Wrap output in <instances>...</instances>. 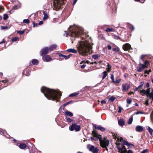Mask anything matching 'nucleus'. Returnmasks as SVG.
<instances>
[{
    "label": "nucleus",
    "instance_id": "nucleus-1",
    "mask_svg": "<svg viewBox=\"0 0 153 153\" xmlns=\"http://www.w3.org/2000/svg\"><path fill=\"white\" fill-rule=\"evenodd\" d=\"M41 90V91L48 100L57 102L62 95L60 91L50 89L45 87H42Z\"/></svg>",
    "mask_w": 153,
    "mask_h": 153
},
{
    "label": "nucleus",
    "instance_id": "nucleus-2",
    "mask_svg": "<svg viewBox=\"0 0 153 153\" xmlns=\"http://www.w3.org/2000/svg\"><path fill=\"white\" fill-rule=\"evenodd\" d=\"M82 40L79 41L77 48L79 54L85 56L88 55V49H91L92 46L87 41L84 39V38H82Z\"/></svg>",
    "mask_w": 153,
    "mask_h": 153
},
{
    "label": "nucleus",
    "instance_id": "nucleus-3",
    "mask_svg": "<svg viewBox=\"0 0 153 153\" xmlns=\"http://www.w3.org/2000/svg\"><path fill=\"white\" fill-rule=\"evenodd\" d=\"M68 31L65 32L64 36L67 37L68 35L73 38L71 39L75 40L76 38L78 37L82 33V29L80 28L78 26L74 25L70 26L68 28Z\"/></svg>",
    "mask_w": 153,
    "mask_h": 153
},
{
    "label": "nucleus",
    "instance_id": "nucleus-4",
    "mask_svg": "<svg viewBox=\"0 0 153 153\" xmlns=\"http://www.w3.org/2000/svg\"><path fill=\"white\" fill-rule=\"evenodd\" d=\"M117 148L118 150V152L120 153H126L127 150L125 147L123 145H120L119 143H117Z\"/></svg>",
    "mask_w": 153,
    "mask_h": 153
},
{
    "label": "nucleus",
    "instance_id": "nucleus-5",
    "mask_svg": "<svg viewBox=\"0 0 153 153\" xmlns=\"http://www.w3.org/2000/svg\"><path fill=\"white\" fill-rule=\"evenodd\" d=\"M80 129V126L75 124H73L69 127V129L71 131L75 130L76 131H79Z\"/></svg>",
    "mask_w": 153,
    "mask_h": 153
},
{
    "label": "nucleus",
    "instance_id": "nucleus-6",
    "mask_svg": "<svg viewBox=\"0 0 153 153\" xmlns=\"http://www.w3.org/2000/svg\"><path fill=\"white\" fill-rule=\"evenodd\" d=\"M123 49L126 51H130L132 49V48H131V45L128 43H126L123 45Z\"/></svg>",
    "mask_w": 153,
    "mask_h": 153
},
{
    "label": "nucleus",
    "instance_id": "nucleus-7",
    "mask_svg": "<svg viewBox=\"0 0 153 153\" xmlns=\"http://www.w3.org/2000/svg\"><path fill=\"white\" fill-rule=\"evenodd\" d=\"M59 54V56L60 57L59 58V60H62L63 59V58H64L65 59H67L70 58L71 56V54H69L67 56H66L65 55H63L61 53H58Z\"/></svg>",
    "mask_w": 153,
    "mask_h": 153
},
{
    "label": "nucleus",
    "instance_id": "nucleus-8",
    "mask_svg": "<svg viewBox=\"0 0 153 153\" xmlns=\"http://www.w3.org/2000/svg\"><path fill=\"white\" fill-rule=\"evenodd\" d=\"M109 143L108 140H106L100 143V146L102 148H106L108 146Z\"/></svg>",
    "mask_w": 153,
    "mask_h": 153
},
{
    "label": "nucleus",
    "instance_id": "nucleus-9",
    "mask_svg": "<svg viewBox=\"0 0 153 153\" xmlns=\"http://www.w3.org/2000/svg\"><path fill=\"white\" fill-rule=\"evenodd\" d=\"M49 51L48 48L47 47H45L44 48H43L40 51L41 56L47 54Z\"/></svg>",
    "mask_w": 153,
    "mask_h": 153
},
{
    "label": "nucleus",
    "instance_id": "nucleus-10",
    "mask_svg": "<svg viewBox=\"0 0 153 153\" xmlns=\"http://www.w3.org/2000/svg\"><path fill=\"white\" fill-rule=\"evenodd\" d=\"M111 79L112 80V81L114 83H119L121 81V79H118L117 78H116L115 80H114V76L113 74H112L111 75Z\"/></svg>",
    "mask_w": 153,
    "mask_h": 153
},
{
    "label": "nucleus",
    "instance_id": "nucleus-11",
    "mask_svg": "<svg viewBox=\"0 0 153 153\" xmlns=\"http://www.w3.org/2000/svg\"><path fill=\"white\" fill-rule=\"evenodd\" d=\"M146 91H147V94H148V97H149L150 99H152V100L153 101V90L150 93V88H148Z\"/></svg>",
    "mask_w": 153,
    "mask_h": 153
},
{
    "label": "nucleus",
    "instance_id": "nucleus-12",
    "mask_svg": "<svg viewBox=\"0 0 153 153\" xmlns=\"http://www.w3.org/2000/svg\"><path fill=\"white\" fill-rule=\"evenodd\" d=\"M89 150L93 153L98 152L99 151L98 149L96 147H95L94 146L91 145L89 148Z\"/></svg>",
    "mask_w": 153,
    "mask_h": 153
},
{
    "label": "nucleus",
    "instance_id": "nucleus-13",
    "mask_svg": "<svg viewBox=\"0 0 153 153\" xmlns=\"http://www.w3.org/2000/svg\"><path fill=\"white\" fill-rule=\"evenodd\" d=\"M130 87V85L126 84L122 85L123 91L128 90Z\"/></svg>",
    "mask_w": 153,
    "mask_h": 153
},
{
    "label": "nucleus",
    "instance_id": "nucleus-14",
    "mask_svg": "<svg viewBox=\"0 0 153 153\" xmlns=\"http://www.w3.org/2000/svg\"><path fill=\"white\" fill-rule=\"evenodd\" d=\"M42 59L44 61L46 62H50L51 60V58L48 55H47L45 56H43Z\"/></svg>",
    "mask_w": 153,
    "mask_h": 153
},
{
    "label": "nucleus",
    "instance_id": "nucleus-15",
    "mask_svg": "<svg viewBox=\"0 0 153 153\" xmlns=\"http://www.w3.org/2000/svg\"><path fill=\"white\" fill-rule=\"evenodd\" d=\"M94 126L95 127L96 129L100 130L102 131H104L105 130V128L101 126H97L96 125H95Z\"/></svg>",
    "mask_w": 153,
    "mask_h": 153
},
{
    "label": "nucleus",
    "instance_id": "nucleus-16",
    "mask_svg": "<svg viewBox=\"0 0 153 153\" xmlns=\"http://www.w3.org/2000/svg\"><path fill=\"white\" fill-rule=\"evenodd\" d=\"M135 130L137 132H141L143 130V127L142 126H137L136 127Z\"/></svg>",
    "mask_w": 153,
    "mask_h": 153
},
{
    "label": "nucleus",
    "instance_id": "nucleus-17",
    "mask_svg": "<svg viewBox=\"0 0 153 153\" xmlns=\"http://www.w3.org/2000/svg\"><path fill=\"white\" fill-rule=\"evenodd\" d=\"M67 51L70 53H76L77 52V51L74 48H70L67 50Z\"/></svg>",
    "mask_w": 153,
    "mask_h": 153
},
{
    "label": "nucleus",
    "instance_id": "nucleus-18",
    "mask_svg": "<svg viewBox=\"0 0 153 153\" xmlns=\"http://www.w3.org/2000/svg\"><path fill=\"white\" fill-rule=\"evenodd\" d=\"M26 72V74H25V75L27 76H29L30 75V69H25L23 72V73L24 74V73H25Z\"/></svg>",
    "mask_w": 153,
    "mask_h": 153
},
{
    "label": "nucleus",
    "instance_id": "nucleus-19",
    "mask_svg": "<svg viewBox=\"0 0 153 153\" xmlns=\"http://www.w3.org/2000/svg\"><path fill=\"white\" fill-rule=\"evenodd\" d=\"M51 6V5L50 4L48 3L46 4L43 6L44 9L45 10L49 9H50Z\"/></svg>",
    "mask_w": 153,
    "mask_h": 153
},
{
    "label": "nucleus",
    "instance_id": "nucleus-20",
    "mask_svg": "<svg viewBox=\"0 0 153 153\" xmlns=\"http://www.w3.org/2000/svg\"><path fill=\"white\" fill-rule=\"evenodd\" d=\"M142 66H140L137 70L138 72H140L142 71L145 68L147 67V66H145L144 64H142Z\"/></svg>",
    "mask_w": 153,
    "mask_h": 153
},
{
    "label": "nucleus",
    "instance_id": "nucleus-21",
    "mask_svg": "<svg viewBox=\"0 0 153 153\" xmlns=\"http://www.w3.org/2000/svg\"><path fill=\"white\" fill-rule=\"evenodd\" d=\"M56 46V45L55 44H53L50 46L48 48L49 51H51L55 49Z\"/></svg>",
    "mask_w": 153,
    "mask_h": 153
},
{
    "label": "nucleus",
    "instance_id": "nucleus-22",
    "mask_svg": "<svg viewBox=\"0 0 153 153\" xmlns=\"http://www.w3.org/2000/svg\"><path fill=\"white\" fill-rule=\"evenodd\" d=\"M140 93L142 96L146 95V96L148 97V94L147 95V91L143 89L140 90Z\"/></svg>",
    "mask_w": 153,
    "mask_h": 153
},
{
    "label": "nucleus",
    "instance_id": "nucleus-23",
    "mask_svg": "<svg viewBox=\"0 0 153 153\" xmlns=\"http://www.w3.org/2000/svg\"><path fill=\"white\" fill-rule=\"evenodd\" d=\"M118 123L120 126H123L124 125L125 122L123 120L120 119L118 120Z\"/></svg>",
    "mask_w": 153,
    "mask_h": 153
},
{
    "label": "nucleus",
    "instance_id": "nucleus-24",
    "mask_svg": "<svg viewBox=\"0 0 153 153\" xmlns=\"http://www.w3.org/2000/svg\"><path fill=\"white\" fill-rule=\"evenodd\" d=\"M124 144L125 145L127 146L128 147H132L134 146L133 144L129 143L127 141H124Z\"/></svg>",
    "mask_w": 153,
    "mask_h": 153
},
{
    "label": "nucleus",
    "instance_id": "nucleus-25",
    "mask_svg": "<svg viewBox=\"0 0 153 153\" xmlns=\"http://www.w3.org/2000/svg\"><path fill=\"white\" fill-rule=\"evenodd\" d=\"M31 62L33 65H37L39 63V61L36 59H34L32 60Z\"/></svg>",
    "mask_w": 153,
    "mask_h": 153
},
{
    "label": "nucleus",
    "instance_id": "nucleus-26",
    "mask_svg": "<svg viewBox=\"0 0 153 153\" xmlns=\"http://www.w3.org/2000/svg\"><path fill=\"white\" fill-rule=\"evenodd\" d=\"M43 14L44 16V17H43V19L44 20H45L48 18V16L47 14V12H45V11H43Z\"/></svg>",
    "mask_w": 153,
    "mask_h": 153
},
{
    "label": "nucleus",
    "instance_id": "nucleus-27",
    "mask_svg": "<svg viewBox=\"0 0 153 153\" xmlns=\"http://www.w3.org/2000/svg\"><path fill=\"white\" fill-rule=\"evenodd\" d=\"M19 147L21 149H24L27 146L25 144L21 143L19 145Z\"/></svg>",
    "mask_w": 153,
    "mask_h": 153
},
{
    "label": "nucleus",
    "instance_id": "nucleus-28",
    "mask_svg": "<svg viewBox=\"0 0 153 153\" xmlns=\"http://www.w3.org/2000/svg\"><path fill=\"white\" fill-rule=\"evenodd\" d=\"M65 114L67 116L69 117H71L73 116V113L72 112L68 111H65Z\"/></svg>",
    "mask_w": 153,
    "mask_h": 153
},
{
    "label": "nucleus",
    "instance_id": "nucleus-29",
    "mask_svg": "<svg viewBox=\"0 0 153 153\" xmlns=\"http://www.w3.org/2000/svg\"><path fill=\"white\" fill-rule=\"evenodd\" d=\"M79 94V92H76L73 93L69 95V97H73L76 96L77 95H78Z\"/></svg>",
    "mask_w": 153,
    "mask_h": 153
},
{
    "label": "nucleus",
    "instance_id": "nucleus-30",
    "mask_svg": "<svg viewBox=\"0 0 153 153\" xmlns=\"http://www.w3.org/2000/svg\"><path fill=\"white\" fill-rule=\"evenodd\" d=\"M92 134L94 137H97L99 139L100 138V137H98V134L96 132V131H95L94 130L92 131Z\"/></svg>",
    "mask_w": 153,
    "mask_h": 153
},
{
    "label": "nucleus",
    "instance_id": "nucleus-31",
    "mask_svg": "<svg viewBox=\"0 0 153 153\" xmlns=\"http://www.w3.org/2000/svg\"><path fill=\"white\" fill-rule=\"evenodd\" d=\"M114 29L112 28H107L105 31L107 32H113Z\"/></svg>",
    "mask_w": 153,
    "mask_h": 153
},
{
    "label": "nucleus",
    "instance_id": "nucleus-32",
    "mask_svg": "<svg viewBox=\"0 0 153 153\" xmlns=\"http://www.w3.org/2000/svg\"><path fill=\"white\" fill-rule=\"evenodd\" d=\"M147 129L148 130V131H149L150 134L151 135H152L153 132V129L149 127H148Z\"/></svg>",
    "mask_w": 153,
    "mask_h": 153
},
{
    "label": "nucleus",
    "instance_id": "nucleus-33",
    "mask_svg": "<svg viewBox=\"0 0 153 153\" xmlns=\"http://www.w3.org/2000/svg\"><path fill=\"white\" fill-rule=\"evenodd\" d=\"M19 40V38L18 37H13L12 39V40L13 42H15L18 41Z\"/></svg>",
    "mask_w": 153,
    "mask_h": 153
},
{
    "label": "nucleus",
    "instance_id": "nucleus-34",
    "mask_svg": "<svg viewBox=\"0 0 153 153\" xmlns=\"http://www.w3.org/2000/svg\"><path fill=\"white\" fill-rule=\"evenodd\" d=\"M99 57V56L98 54L93 55L92 56V57L94 59H97Z\"/></svg>",
    "mask_w": 153,
    "mask_h": 153
},
{
    "label": "nucleus",
    "instance_id": "nucleus-35",
    "mask_svg": "<svg viewBox=\"0 0 153 153\" xmlns=\"http://www.w3.org/2000/svg\"><path fill=\"white\" fill-rule=\"evenodd\" d=\"M133 121V117H131V118H130L128 121V124H131L132 123Z\"/></svg>",
    "mask_w": 153,
    "mask_h": 153
},
{
    "label": "nucleus",
    "instance_id": "nucleus-36",
    "mask_svg": "<svg viewBox=\"0 0 153 153\" xmlns=\"http://www.w3.org/2000/svg\"><path fill=\"white\" fill-rule=\"evenodd\" d=\"M103 75L102 77V79H103L105 78V77L107 76V72L106 71L103 72Z\"/></svg>",
    "mask_w": 153,
    "mask_h": 153
},
{
    "label": "nucleus",
    "instance_id": "nucleus-37",
    "mask_svg": "<svg viewBox=\"0 0 153 153\" xmlns=\"http://www.w3.org/2000/svg\"><path fill=\"white\" fill-rule=\"evenodd\" d=\"M112 50L115 52H119V49L118 47L113 48Z\"/></svg>",
    "mask_w": 153,
    "mask_h": 153
},
{
    "label": "nucleus",
    "instance_id": "nucleus-38",
    "mask_svg": "<svg viewBox=\"0 0 153 153\" xmlns=\"http://www.w3.org/2000/svg\"><path fill=\"white\" fill-rule=\"evenodd\" d=\"M8 18V16L7 14H5L4 15L3 19L4 20H7Z\"/></svg>",
    "mask_w": 153,
    "mask_h": 153
},
{
    "label": "nucleus",
    "instance_id": "nucleus-39",
    "mask_svg": "<svg viewBox=\"0 0 153 153\" xmlns=\"http://www.w3.org/2000/svg\"><path fill=\"white\" fill-rule=\"evenodd\" d=\"M128 27L130 28V29H131L132 31H133L134 30V27L133 26L130 25H128Z\"/></svg>",
    "mask_w": 153,
    "mask_h": 153
},
{
    "label": "nucleus",
    "instance_id": "nucleus-40",
    "mask_svg": "<svg viewBox=\"0 0 153 153\" xmlns=\"http://www.w3.org/2000/svg\"><path fill=\"white\" fill-rule=\"evenodd\" d=\"M23 22L24 23H25L26 24H28L30 22L29 20L28 19H25L23 20Z\"/></svg>",
    "mask_w": 153,
    "mask_h": 153
},
{
    "label": "nucleus",
    "instance_id": "nucleus-41",
    "mask_svg": "<svg viewBox=\"0 0 153 153\" xmlns=\"http://www.w3.org/2000/svg\"><path fill=\"white\" fill-rule=\"evenodd\" d=\"M140 85L138 87L139 89L142 88L144 84V83L143 82H140Z\"/></svg>",
    "mask_w": 153,
    "mask_h": 153
},
{
    "label": "nucleus",
    "instance_id": "nucleus-42",
    "mask_svg": "<svg viewBox=\"0 0 153 153\" xmlns=\"http://www.w3.org/2000/svg\"><path fill=\"white\" fill-rule=\"evenodd\" d=\"M24 32L25 31L24 30H19L17 31V33L20 35L23 34L24 33Z\"/></svg>",
    "mask_w": 153,
    "mask_h": 153
},
{
    "label": "nucleus",
    "instance_id": "nucleus-43",
    "mask_svg": "<svg viewBox=\"0 0 153 153\" xmlns=\"http://www.w3.org/2000/svg\"><path fill=\"white\" fill-rule=\"evenodd\" d=\"M114 138L115 139H117V140H120V141H121L122 140V138H120V139H119V137L118 136H117V135L115 136H114Z\"/></svg>",
    "mask_w": 153,
    "mask_h": 153
},
{
    "label": "nucleus",
    "instance_id": "nucleus-44",
    "mask_svg": "<svg viewBox=\"0 0 153 153\" xmlns=\"http://www.w3.org/2000/svg\"><path fill=\"white\" fill-rule=\"evenodd\" d=\"M115 99V98L114 97H111L109 98V101H111L112 102L114 101Z\"/></svg>",
    "mask_w": 153,
    "mask_h": 153
},
{
    "label": "nucleus",
    "instance_id": "nucleus-45",
    "mask_svg": "<svg viewBox=\"0 0 153 153\" xmlns=\"http://www.w3.org/2000/svg\"><path fill=\"white\" fill-rule=\"evenodd\" d=\"M72 102V101L71 100L68 102H66V103H65V104H64L63 105H64V106L65 107L67 105H68L70 104V103H71V102Z\"/></svg>",
    "mask_w": 153,
    "mask_h": 153
},
{
    "label": "nucleus",
    "instance_id": "nucleus-46",
    "mask_svg": "<svg viewBox=\"0 0 153 153\" xmlns=\"http://www.w3.org/2000/svg\"><path fill=\"white\" fill-rule=\"evenodd\" d=\"M131 100L130 99H127V102L128 104H130L131 102Z\"/></svg>",
    "mask_w": 153,
    "mask_h": 153
},
{
    "label": "nucleus",
    "instance_id": "nucleus-47",
    "mask_svg": "<svg viewBox=\"0 0 153 153\" xmlns=\"http://www.w3.org/2000/svg\"><path fill=\"white\" fill-rule=\"evenodd\" d=\"M66 120H67V121L69 123H71L73 121L70 118H67L66 117Z\"/></svg>",
    "mask_w": 153,
    "mask_h": 153
},
{
    "label": "nucleus",
    "instance_id": "nucleus-48",
    "mask_svg": "<svg viewBox=\"0 0 153 153\" xmlns=\"http://www.w3.org/2000/svg\"><path fill=\"white\" fill-rule=\"evenodd\" d=\"M119 110L118 111V112L119 113H120L121 112L122 108L121 106H119L118 107Z\"/></svg>",
    "mask_w": 153,
    "mask_h": 153
},
{
    "label": "nucleus",
    "instance_id": "nucleus-49",
    "mask_svg": "<svg viewBox=\"0 0 153 153\" xmlns=\"http://www.w3.org/2000/svg\"><path fill=\"white\" fill-rule=\"evenodd\" d=\"M1 30H5L7 28V26H1Z\"/></svg>",
    "mask_w": 153,
    "mask_h": 153
},
{
    "label": "nucleus",
    "instance_id": "nucleus-50",
    "mask_svg": "<svg viewBox=\"0 0 153 153\" xmlns=\"http://www.w3.org/2000/svg\"><path fill=\"white\" fill-rule=\"evenodd\" d=\"M114 38L115 39H120V37L119 36H117V35L114 36Z\"/></svg>",
    "mask_w": 153,
    "mask_h": 153
},
{
    "label": "nucleus",
    "instance_id": "nucleus-51",
    "mask_svg": "<svg viewBox=\"0 0 153 153\" xmlns=\"http://www.w3.org/2000/svg\"><path fill=\"white\" fill-rule=\"evenodd\" d=\"M149 62L147 61H145L144 64V65L145 66H147V65L148 64Z\"/></svg>",
    "mask_w": 153,
    "mask_h": 153
},
{
    "label": "nucleus",
    "instance_id": "nucleus-52",
    "mask_svg": "<svg viewBox=\"0 0 153 153\" xmlns=\"http://www.w3.org/2000/svg\"><path fill=\"white\" fill-rule=\"evenodd\" d=\"M148 152V150L147 149H146L145 150H144L141 153H146V152Z\"/></svg>",
    "mask_w": 153,
    "mask_h": 153
},
{
    "label": "nucleus",
    "instance_id": "nucleus-53",
    "mask_svg": "<svg viewBox=\"0 0 153 153\" xmlns=\"http://www.w3.org/2000/svg\"><path fill=\"white\" fill-rule=\"evenodd\" d=\"M107 48L109 50H110L111 49V46L109 45H108Z\"/></svg>",
    "mask_w": 153,
    "mask_h": 153
},
{
    "label": "nucleus",
    "instance_id": "nucleus-54",
    "mask_svg": "<svg viewBox=\"0 0 153 153\" xmlns=\"http://www.w3.org/2000/svg\"><path fill=\"white\" fill-rule=\"evenodd\" d=\"M142 112L140 111H137L135 113L136 114H142Z\"/></svg>",
    "mask_w": 153,
    "mask_h": 153
},
{
    "label": "nucleus",
    "instance_id": "nucleus-55",
    "mask_svg": "<svg viewBox=\"0 0 153 153\" xmlns=\"http://www.w3.org/2000/svg\"><path fill=\"white\" fill-rule=\"evenodd\" d=\"M106 101L104 100H102L101 101V103L102 104H105L106 103Z\"/></svg>",
    "mask_w": 153,
    "mask_h": 153
},
{
    "label": "nucleus",
    "instance_id": "nucleus-56",
    "mask_svg": "<svg viewBox=\"0 0 153 153\" xmlns=\"http://www.w3.org/2000/svg\"><path fill=\"white\" fill-rule=\"evenodd\" d=\"M84 62H85V63L86 62L87 63H88V61H82V62H81V63L82 64V63H84Z\"/></svg>",
    "mask_w": 153,
    "mask_h": 153
},
{
    "label": "nucleus",
    "instance_id": "nucleus-57",
    "mask_svg": "<svg viewBox=\"0 0 153 153\" xmlns=\"http://www.w3.org/2000/svg\"><path fill=\"white\" fill-rule=\"evenodd\" d=\"M86 65L85 64H83V65H81V67L82 68H84L86 66Z\"/></svg>",
    "mask_w": 153,
    "mask_h": 153
},
{
    "label": "nucleus",
    "instance_id": "nucleus-58",
    "mask_svg": "<svg viewBox=\"0 0 153 153\" xmlns=\"http://www.w3.org/2000/svg\"><path fill=\"white\" fill-rule=\"evenodd\" d=\"M145 55H142L140 57V59L142 60H143V59L145 57Z\"/></svg>",
    "mask_w": 153,
    "mask_h": 153
},
{
    "label": "nucleus",
    "instance_id": "nucleus-59",
    "mask_svg": "<svg viewBox=\"0 0 153 153\" xmlns=\"http://www.w3.org/2000/svg\"><path fill=\"white\" fill-rule=\"evenodd\" d=\"M127 153H133L132 151L130 150H128Z\"/></svg>",
    "mask_w": 153,
    "mask_h": 153
},
{
    "label": "nucleus",
    "instance_id": "nucleus-60",
    "mask_svg": "<svg viewBox=\"0 0 153 153\" xmlns=\"http://www.w3.org/2000/svg\"><path fill=\"white\" fill-rule=\"evenodd\" d=\"M150 86L148 82H147L146 84V87L147 88H148Z\"/></svg>",
    "mask_w": 153,
    "mask_h": 153
},
{
    "label": "nucleus",
    "instance_id": "nucleus-61",
    "mask_svg": "<svg viewBox=\"0 0 153 153\" xmlns=\"http://www.w3.org/2000/svg\"><path fill=\"white\" fill-rule=\"evenodd\" d=\"M33 26L34 27H35L36 26H38V24L37 23L35 24L34 22H33Z\"/></svg>",
    "mask_w": 153,
    "mask_h": 153
},
{
    "label": "nucleus",
    "instance_id": "nucleus-62",
    "mask_svg": "<svg viewBox=\"0 0 153 153\" xmlns=\"http://www.w3.org/2000/svg\"><path fill=\"white\" fill-rule=\"evenodd\" d=\"M43 22L42 21H40L39 23H38V25H41L43 24Z\"/></svg>",
    "mask_w": 153,
    "mask_h": 153
},
{
    "label": "nucleus",
    "instance_id": "nucleus-63",
    "mask_svg": "<svg viewBox=\"0 0 153 153\" xmlns=\"http://www.w3.org/2000/svg\"><path fill=\"white\" fill-rule=\"evenodd\" d=\"M77 0H74L73 1V5H74L77 2Z\"/></svg>",
    "mask_w": 153,
    "mask_h": 153
},
{
    "label": "nucleus",
    "instance_id": "nucleus-64",
    "mask_svg": "<svg viewBox=\"0 0 153 153\" xmlns=\"http://www.w3.org/2000/svg\"><path fill=\"white\" fill-rule=\"evenodd\" d=\"M7 82V81L6 80H4L2 81V82H3L4 83H6Z\"/></svg>",
    "mask_w": 153,
    "mask_h": 153
}]
</instances>
